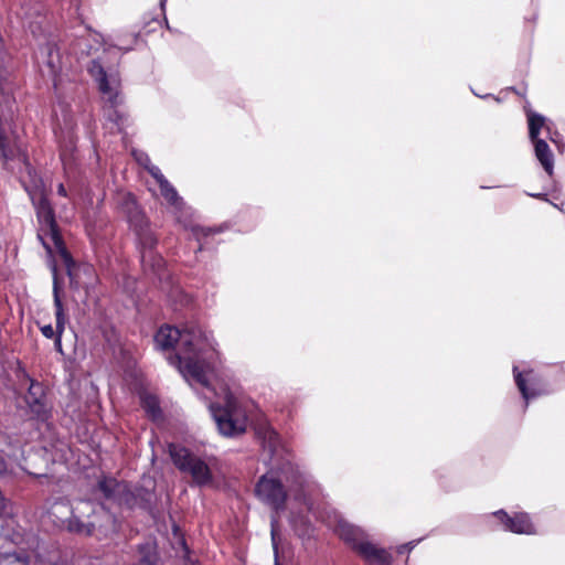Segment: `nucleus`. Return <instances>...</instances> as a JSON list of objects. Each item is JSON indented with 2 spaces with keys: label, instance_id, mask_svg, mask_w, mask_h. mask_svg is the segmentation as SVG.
I'll use <instances>...</instances> for the list:
<instances>
[{
  "label": "nucleus",
  "instance_id": "nucleus-32",
  "mask_svg": "<svg viewBox=\"0 0 565 565\" xmlns=\"http://www.w3.org/2000/svg\"><path fill=\"white\" fill-rule=\"evenodd\" d=\"M57 193H58V195H61V196H64V198H65V196H67V192H66V189H65V186H64V184H63V183H60V184L57 185Z\"/></svg>",
  "mask_w": 565,
  "mask_h": 565
},
{
  "label": "nucleus",
  "instance_id": "nucleus-4",
  "mask_svg": "<svg viewBox=\"0 0 565 565\" xmlns=\"http://www.w3.org/2000/svg\"><path fill=\"white\" fill-rule=\"evenodd\" d=\"M169 454L174 466L181 472L191 476L194 486L205 487L213 482V475L209 465L188 448L170 444Z\"/></svg>",
  "mask_w": 565,
  "mask_h": 565
},
{
  "label": "nucleus",
  "instance_id": "nucleus-2",
  "mask_svg": "<svg viewBox=\"0 0 565 565\" xmlns=\"http://www.w3.org/2000/svg\"><path fill=\"white\" fill-rule=\"evenodd\" d=\"M284 482L288 484L290 491L296 492V498L301 500L308 510H312L311 497L320 493V487L311 476L289 460L262 476L255 486V494L275 512L282 511L287 501Z\"/></svg>",
  "mask_w": 565,
  "mask_h": 565
},
{
  "label": "nucleus",
  "instance_id": "nucleus-6",
  "mask_svg": "<svg viewBox=\"0 0 565 565\" xmlns=\"http://www.w3.org/2000/svg\"><path fill=\"white\" fill-rule=\"evenodd\" d=\"M17 379L21 387H28L25 403L29 409L39 418H44L47 414L46 395L43 385L33 380L24 369L17 371Z\"/></svg>",
  "mask_w": 565,
  "mask_h": 565
},
{
  "label": "nucleus",
  "instance_id": "nucleus-25",
  "mask_svg": "<svg viewBox=\"0 0 565 565\" xmlns=\"http://www.w3.org/2000/svg\"><path fill=\"white\" fill-rule=\"evenodd\" d=\"M0 559H12V563H22L25 564L29 561V556L25 553H0Z\"/></svg>",
  "mask_w": 565,
  "mask_h": 565
},
{
  "label": "nucleus",
  "instance_id": "nucleus-27",
  "mask_svg": "<svg viewBox=\"0 0 565 565\" xmlns=\"http://www.w3.org/2000/svg\"><path fill=\"white\" fill-rule=\"evenodd\" d=\"M157 555L156 553H149L145 555L136 565H157Z\"/></svg>",
  "mask_w": 565,
  "mask_h": 565
},
{
  "label": "nucleus",
  "instance_id": "nucleus-31",
  "mask_svg": "<svg viewBox=\"0 0 565 565\" xmlns=\"http://www.w3.org/2000/svg\"><path fill=\"white\" fill-rule=\"evenodd\" d=\"M138 162L145 167V164H152L150 158L146 153H141L137 157Z\"/></svg>",
  "mask_w": 565,
  "mask_h": 565
},
{
  "label": "nucleus",
  "instance_id": "nucleus-14",
  "mask_svg": "<svg viewBox=\"0 0 565 565\" xmlns=\"http://www.w3.org/2000/svg\"><path fill=\"white\" fill-rule=\"evenodd\" d=\"M359 555L371 565H391V554L371 542L359 545Z\"/></svg>",
  "mask_w": 565,
  "mask_h": 565
},
{
  "label": "nucleus",
  "instance_id": "nucleus-1",
  "mask_svg": "<svg viewBox=\"0 0 565 565\" xmlns=\"http://www.w3.org/2000/svg\"><path fill=\"white\" fill-rule=\"evenodd\" d=\"M156 345L162 350L175 349L169 362L177 365L183 377L213 394L217 401L209 404L210 413L221 435L234 437L246 430L247 417L227 384L221 381L216 369L217 342L199 326L182 329L163 326L154 335Z\"/></svg>",
  "mask_w": 565,
  "mask_h": 565
},
{
  "label": "nucleus",
  "instance_id": "nucleus-10",
  "mask_svg": "<svg viewBox=\"0 0 565 565\" xmlns=\"http://www.w3.org/2000/svg\"><path fill=\"white\" fill-rule=\"evenodd\" d=\"M41 55L43 56L50 75L52 76L54 88L58 89L61 84L60 74L62 72V62L58 47L54 43H46L41 49Z\"/></svg>",
  "mask_w": 565,
  "mask_h": 565
},
{
  "label": "nucleus",
  "instance_id": "nucleus-20",
  "mask_svg": "<svg viewBox=\"0 0 565 565\" xmlns=\"http://www.w3.org/2000/svg\"><path fill=\"white\" fill-rule=\"evenodd\" d=\"M527 121H529V137H530L531 141L540 139L539 134L542 128H545L548 134L551 132V128L548 126H546V124H545V117H543L540 114L530 111L527 114Z\"/></svg>",
  "mask_w": 565,
  "mask_h": 565
},
{
  "label": "nucleus",
  "instance_id": "nucleus-34",
  "mask_svg": "<svg viewBox=\"0 0 565 565\" xmlns=\"http://www.w3.org/2000/svg\"><path fill=\"white\" fill-rule=\"evenodd\" d=\"M531 196H534V198H537V199H544V200H545V194H541V193H537V194H531Z\"/></svg>",
  "mask_w": 565,
  "mask_h": 565
},
{
  "label": "nucleus",
  "instance_id": "nucleus-18",
  "mask_svg": "<svg viewBox=\"0 0 565 565\" xmlns=\"http://www.w3.org/2000/svg\"><path fill=\"white\" fill-rule=\"evenodd\" d=\"M141 264L145 270H151L159 279L163 278L164 260L154 252H141Z\"/></svg>",
  "mask_w": 565,
  "mask_h": 565
},
{
  "label": "nucleus",
  "instance_id": "nucleus-8",
  "mask_svg": "<svg viewBox=\"0 0 565 565\" xmlns=\"http://www.w3.org/2000/svg\"><path fill=\"white\" fill-rule=\"evenodd\" d=\"M89 74L98 82L99 90L114 106L117 103L119 79L114 74H107L98 60H93L88 66Z\"/></svg>",
  "mask_w": 565,
  "mask_h": 565
},
{
  "label": "nucleus",
  "instance_id": "nucleus-22",
  "mask_svg": "<svg viewBox=\"0 0 565 565\" xmlns=\"http://www.w3.org/2000/svg\"><path fill=\"white\" fill-rule=\"evenodd\" d=\"M107 103L109 104L108 107L105 109L107 119L117 127L118 131H120L125 122L124 114L116 109V107L121 103L120 96L118 95L117 103L114 106L108 99Z\"/></svg>",
  "mask_w": 565,
  "mask_h": 565
},
{
  "label": "nucleus",
  "instance_id": "nucleus-13",
  "mask_svg": "<svg viewBox=\"0 0 565 565\" xmlns=\"http://www.w3.org/2000/svg\"><path fill=\"white\" fill-rule=\"evenodd\" d=\"M337 533L338 535L348 544L351 545V547L359 554V545L367 543L369 541L365 537L364 532L345 522L340 521L337 526Z\"/></svg>",
  "mask_w": 565,
  "mask_h": 565
},
{
  "label": "nucleus",
  "instance_id": "nucleus-7",
  "mask_svg": "<svg viewBox=\"0 0 565 565\" xmlns=\"http://www.w3.org/2000/svg\"><path fill=\"white\" fill-rule=\"evenodd\" d=\"M128 222L138 237L141 252H153L158 242L157 237L151 232L147 217L139 210L135 201L129 203Z\"/></svg>",
  "mask_w": 565,
  "mask_h": 565
},
{
  "label": "nucleus",
  "instance_id": "nucleus-9",
  "mask_svg": "<svg viewBox=\"0 0 565 565\" xmlns=\"http://www.w3.org/2000/svg\"><path fill=\"white\" fill-rule=\"evenodd\" d=\"M494 515L508 531L516 534H533L535 532L530 516L526 513H515L513 516H510L504 510H499Z\"/></svg>",
  "mask_w": 565,
  "mask_h": 565
},
{
  "label": "nucleus",
  "instance_id": "nucleus-12",
  "mask_svg": "<svg viewBox=\"0 0 565 565\" xmlns=\"http://www.w3.org/2000/svg\"><path fill=\"white\" fill-rule=\"evenodd\" d=\"M53 297H54V307H55V318H56V337L54 338V347L58 352L62 351V334L65 330L66 317L62 303V299L60 297V287L56 278L54 279L53 285Z\"/></svg>",
  "mask_w": 565,
  "mask_h": 565
},
{
  "label": "nucleus",
  "instance_id": "nucleus-17",
  "mask_svg": "<svg viewBox=\"0 0 565 565\" xmlns=\"http://www.w3.org/2000/svg\"><path fill=\"white\" fill-rule=\"evenodd\" d=\"M124 481H118L115 478L104 477L98 481L97 488L106 500L116 503L120 491L124 489Z\"/></svg>",
  "mask_w": 565,
  "mask_h": 565
},
{
  "label": "nucleus",
  "instance_id": "nucleus-30",
  "mask_svg": "<svg viewBox=\"0 0 565 565\" xmlns=\"http://www.w3.org/2000/svg\"><path fill=\"white\" fill-rule=\"evenodd\" d=\"M276 522H277L276 518H273L271 519V542H273L275 553H277V533H276V529H275Z\"/></svg>",
  "mask_w": 565,
  "mask_h": 565
},
{
  "label": "nucleus",
  "instance_id": "nucleus-5",
  "mask_svg": "<svg viewBox=\"0 0 565 565\" xmlns=\"http://www.w3.org/2000/svg\"><path fill=\"white\" fill-rule=\"evenodd\" d=\"M33 206L36 211L38 220L41 224L39 238L43 239V235L50 236L61 256L68 266L72 263L71 255L66 250L62 236L58 232L57 224L55 221L54 211L46 196L32 200Z\"/></svg>",
  "mask_w": 565,
  "mask_h": 565
},
{
  "label": "nucleus",
  "instance_id": "nucleus-28",
  "mask_svg": "<svg viewBox=\"0 0 565 565\" xmlns=\"http://www.w3.org/2000/svg\"><path fill=\"white\" fill-rule=\"evenodd\" d=\"M40 329L42 334L47 339H54L56 337V329L54 330L51 324L42 326Z\"/></svg>",
  "mask_w": 565,
  "mask_h": 565
},
{
  "label": "nucleus",
  "instance_id": "nucleus-33",
  "mask_svg": "<svg viewBox=\"0 0 565 565\" xmlns=\"http://www.w3.org/2000/svg\"><path fill=\"white\" fill-rule=\"evenodd\" d=\"M28 473L31 475V476L38 477V478H45V477H47L46 473H34V472H31V471H28Z\"/></svg>",
  "mask_w": 565,
  "mask_h": 565
},
{
  "label": "nucleus",
  "instance_id": "nucleus-3",
  "mask_svg": "<svg viewBox=\"0 0 565 565\" xmlns=\"http://www.w3.org/2000/svg\"><path fill=\"white\" fill-rule=\"evenodd\" d=\"M15 99L13 96L12 84L0 74V160L8 167L12 160H18L25 169V175H21V182L28 192L31 201L43 198L44 182L31 167L28 156L20 148L11 147L8 142L6 130L2 125L4 113H12V106Z\"/></svg>",
  "mask_w": 565,
  "mask_h": 565
},
{
  "label": "nucleus",
  "instance_id": "nucleus-11",
  "mask_svg": "<svg viewBox=\"0 0 565 565\" xmlns=\"http://www.w3.org/2000/svg\"><path fill=\"white\" fill-rule=\"evenodd\" d=\"M513 374H514L515 384H516L519 391L521 392L523 398L525 399V407L527 406L529 399L534 398V397L540 396L545 393V391L539 386V380L536 379V376L533 375L532 371L527 372V375H529L527 381L530 382L531 387H529L526 385V381L523 377V374L521 372H519L518 366H513Z\"/></svg>",
  "mask_w": 565,
  "mask_h": 565
},
{
  "label": "nucleus",
  "instance_id": "nucleus-35",
  "mask_svg": "<svg viewBox=\"0 0 565 565\" xmlns=\"http://www.w3.org/2000/svg\"><path fill=\"white\" fill-rule=\"evenodd\" d=\"M81 505L86 507V508H90L92 503L88 502V501H82Z\"/></svg>",
  "mask_w": 565,
  "mask_h": 565
},
{
  "label": "nucleus",
  "instance_id": "nucleus-19",
  "mask_svg": "<svg viewBox=\"0 0 565 565\" xmlns=\"http://www.w3.org/2000/svg\"><path fill=\"white\" fill-rule=\"evenodd\" d=\"M65 527L70 533L90 536L95 530V524L92 522L85 523L81 521V519L73 512L66 520Z\"/></svg>",
  "mask_w": 565,
  "mask_h": 565
},
{
  "label": "nucleus",
  "instance_id": "nucleus-23",
  "mask_svg": "<svg viewBox=\"0 0 565 565\" xmlns=\"http://www.w3.org/2000/svg\"><path fill=\"white\" fill-rule=\"evenodd\" d=\"M137 503H138V498H137L136 493L132 491L129 483L125 482L124 489H122V491H120L116 504H118L120 507H126V508L132 509L134 507L137 505Z\"/></svg>",
  "mask_w": 565,
  "mask_h": 565
},
{
  "label": "nucleus",
  "instance_id": "nucleus-24",
  "mask_svg": "<svg viewBox=\"0 0 565 565\" xmlns=\"http://www.w3.org/2000/svg\"><path fill=\"white\" fill-rule=\"evenodd\" d=\"M145 169L151 174V177L157 181L160 185L161 183H167L166 177L162 174L161 170L154 164H145Z\"/></svg>",
  "mask_w": 565,
  "mask_h": 565
},
{
  "label": "nucleus",
  "instance_id": "nucleus-26",
  "mask_svg": "<svg viewBox=\"0 0 565 565\" xmlns=\"http://www.w3.org/2000/svg\"><path fill=\"white\" fill-rule=\"evenodd\" d=\"M191 230H192V233H193L194 237L198 241H201L202 237H206L210 234H213V233L217 232V230H215V228L203 227V226H199V225L192 226Z\"/></svg>",
  "mask_w": 565,
  "mask_h": 565
},
{
  "label": "nucleus",
  "instance_id": "nucleus-21",
  "mask_svg": "<svg viewBox=\"0 0 565 565\" xmlns=\"http://www.w3.org/2000/svg\"><path fill=\"white\" fill-rule=\"evenodd\" d=\"M141 406L152 419L156 420L161 417V408L159 405V401L156 396L150 394L142 395Z\"/></svg>",
  "mask_w": 565,
  "mask_h": 565
},
{
  "label": "nucleus",
  "instance_id": "nucleus-15",
  "mask_svg": "<svg viewBox=\"0 0 565 565\" xmlns=\"http://www.w3.org/2000/svg\"><path fill=\"white\" fill-rule=\"evenodd\" d=\"M161 195L167 200V202L173 207L174 214L179 222H182L181 214L185 207V203L183 199L178 194L174 186L167 180V183H161L159 185Z\"/></svg>",
  "mask_w": 565,
  "mask_h": 565
},
{
  "label": "nucleus",
  "instance_id": "nucleus-16",
  "mask_svg": "<svg viewBox=\"0 0 565 565\" xmlns=\"http://www.w3.org/2000/svg\"><path fill=\"white\" fill-rule=\"evenodd\" d=\"M532 142L534 143L536 159L540 161L545 172L552 175L554 171V156L550 146L543 139L532 140Z\"/></svg>",
  "mask_w": 565,
  "mask_h": 565
},
{
  "label": "nucleus",
  "instance_id": "nucleus-29",
  "mask_svg": "<svg viewBox=\"0 0 565 565\" xmlns=\"http://www.w3.org/2000/svg\"><path fill=\"white\" fill-rule=\"evenodd\" d=\"M418 542H419V541H411V542H408V543H406V544L399 545V546L397 547V553H398V554H403V553H405V552H409V551H412V550L416 546V544H417Z\"/></svg>",
  "mask_w": 565,
  "mask_h": 565
}]
</instances>
